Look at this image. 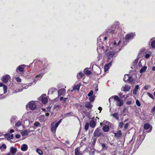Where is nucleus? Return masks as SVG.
I'll use <instances>...</instances> for the list:
<instances>
[{
  "label": "nucleus",
  "instance_id": "55",
  "mask_svg": "<svg viewBox=\"0 0 155 155\" xmlns=\"http://www.w3.org/2000/svg\"><path fill=\"white\" fill-rule=\"evenodd\" d=\"M13 134H12L10 135V137H9L8 138V140H9L10 139H13Z\"/></svg>",
  "mask_w": 155,
  "mask_h": 155
},
{
  "label": "nucleus",
  "instance_id": "24",
  "mask_svg": "<svg viewBox=\"0 0 155 155\" xmlns=\"http://www.w3.org/2000/svg\"><path fill=\"white\" fill-rule=\"evenodd\" d=\"M111 116L113 117L114 118H115L117 120H118L119 119V118L118 116V113H114L112 114L111 115Z\"/></svg>",
  "mask_w": 155,
  "mask_h": 155
},
{
  "label": "nucleus",
  "instance_id": "22",
  "mask_svg": "<svg viewBox=\"0 0 155 155\" xmlns=\"http://www.w3.org/2000/svg\"><path fill=\"white\" fill-rule=\"evenodd\" d=\"M22 125V122L20 121H18L16 122L15 125V127L16 129L19 126H21Z\"/></svg>",
  "mask_w": 155,
  "mask_h": 155
},
{
  "label": "nucleus",
  "instance_id": "4",
  "mask_svg": "<svg viewBox=\"0 0 155 155\" xmlns=\"http://www.w3.org/2000/svg\"><path fill=\"white\" fill-rule=\"evenodd\" d=\"M105 54L108 59H110L113 57L115 55V53L114 52L112 51H110L108 49H106Z\"/></svg>",
  "mask_w": 155,
  "mask_h": 155
},
{
  "label": "nucleus",
  "instance_id": "13",
  "mask_svg": "<svg viewBox=\"0 0 155 155\" xmlns=\"http://www.w3.org/2000/svg\"><path fill=\"white\" fill-rule=\"evenodd\" d=\"M66 92L65 90L64 89H61L58 91V96L63 95L65 94Z\"/></svg>",
  "mask_w": 155,
  "mask_h": 155
},
{
  "label": "nucleus",
  "instance_id": "47",
  "mask_svg": "<svg viewBox=\"0 0 155 155\" xmlns=\"http://www.w3.org/2000/svg\"><path fill=\"white\" fill-rule=\"evenodd\" d=\"M16 81L18 82H20L21 81V79L19 77H18L16 78Z\"/></svg>",
  "mask_w": 155,
  "mask_h": 155
},
{
  "label": "nucleus",
  "instance_id": "45",
  "mask_svg": "<svg viewBox=\"0 0 155 155\" xmlns=\"http://www.w3.org/2000/svg\"><path fill=\"white\" fill-rule=\"evenodd\" d=\"M136 104L137 106L138 107H140L141 105V104L140 102L138 100H137L136 101Z\"/></svg>",
  "mask_w": 155,
  "mask_h": 155
},
{
  "label": "nucleus",
  "instance_id": "62",
  "mask_svg": "<svg viewBox=\"0 0 155 155\" xmlns=\"http://www.w3.org/2000/svg\"><path fill=\"white\" fill-rule=\"evenodd\" d=\"M151 111L152 113H153L155 111V106L152 109Z\"/></svg>",
  "mask_w": 155,
  "mask_h": 155
},
{
  "label": "nucleus",
  "instance_id": "5",
  "mask_svg": "<svg viewBox=\"0 0 155 155\" xmlns=\"http://www.w3.org/2000/svg\"><path fill=\"white\" fill-rule=\"evenodd\" d=\"M93 134L94 137H99L102 134L101 129L99 128H96Z\"/></svg>",
  "mask_w": 155,
  "mask_h": 155
},
{
  "label": "nucleus",
  "instance_id": "49",
  "mask_svg": "<svg viewBox=\"0 0 155 155\" xmlns=\"http://www.w3.org/2000/svg\"><path fill=\"white\" fill-rule=\"evenodd\" d=\"M128 123H127L124 126V130H125L126 129H127V128H128Z\"/></svg>",
  "mask_w": 155,
  "mask_h": 155
},
{
  "label": "nucleus",
  "instance_id": "18",
  "mask_svg": "<svg viewBox=\"0 0 155 155\" xmlns=\"http://www.w3.org/2000/svg\"><path fill=\"white\" fill-rule=\"evenodd\" d=\"M151 45L153 48H155V38H153L150 39Z\"/></svg>",
  "mask_w": 155,
  "mask_h": 155
},
{
  "label": "nucleus",
  "instance_id": "52",
  "mask_svg": "<svg viewBox=\"0 0 155 155\" xmlns=\"http://www.w3.org/2000/svg\"><path fill=\"white\" fill-rule=\"evenodd\" d=\"M97 137H94H94L93 138V144H94L95 143L96 141V140H97Z\"/></svg>",
  "mask_w": 155,
  "mask_h": 155
},
{
  "label": "nucleus",
  "instance_id": "6",
  "mask_svg": "<svg viewBox=\"0 0 155 155\" xmlns=\"http://www.w3.org/2000/svg\"><path fill=\"white\" fill-rule=\"evenodd\" d=\"M135 35L134 33H130L127 35L124 38V40L126 41H128L130 39L132 38Z\"/></svg>",
  "mask_w": 155,
  "mask_h": 155
},
{
  "label": "nucleus",
  "instance_id": "36",
  "mask_svg": "<svg viewBox=\"0 0 155 155\" xmlns=\"http://www.w3.org/2000/svg\"><path fill=\"white\" fill-rule=\"evenodd\" d=\"M150 127V126L148 124H144V127L145 129H148V128H149Z\"/></svg>",
  "mask_w": 155,
  "mask_h": 155
},
{
  "label": "nucleus",
  "instance_id": "11",
  "mask_svg": "<svg viewBox=\"0 0 155 155\" xmlns=\"http://www.w3.org/2000/svg\"><path fill=\"white\" fill-rule=\"evenodd\" d=\"M25 67V65L24 64L19 66L17 68L16 70V71L18 72L17 71L18 70L20 72H24V67Z\"/></svg>",
  "mask_w": 155,
  "mask_h": 155
},
{
  "label": "nucleus",
  "instance_id": "28",
  "mask_svg": "<svg viewBox=\"0 0 155 155\" xmlns=\"http://www.w3.org/2000/svg\"><path fill=\"white\" fill-rule=\"evenodd\" d=\"M80 86V85L79 84L75 85L73 87V91L79 90Z\"/></svg>",
  "mask_w": 155,
  "mask_h": 155
},
{
  "label": "nucleus",
  "instance_id": "2",
  "mask_svg": "<svg viewBox=\"0 0 155 155\" xmlns=\"http://www.w3.org/2000/svg\"><path fill=\"white\" fill-rule=\"evenodd\" d=\"M114 99L116 103V105L119 107H121L123 104V101L120 99L118 96H115Z\"/></svg>",
  "mask_w": 155,
  "mask_h": 155
},
{
  "label": "nucleus",
  "instance_id": "9",
  "mask_svg": "<svg viewBox=\"0 0 155 155\" xmlns=\"http://www.w3.org/2000/svg\"><path fill=\"white\" fill-rule=\"evenodd\" d=\"M10 76L8 74L5 75L2 77V80L4 83H6L8 82V81L10 79Z\"/></svg>",
  "mask_w": 155,
  "mask_h": 155
},
{
  "label": "nucleus",
  "instance_id": "41",
  "mask_svg": "<svg viewBox=\"0 0 155 155\" xmlns=\"http://www.w3.org/2000/svg\"><path fill=\"white\" fill-rule=\"evenodd\" d=\"M89 124L88 123H87L85 125L84 128L86 130H87L89 127Z\"/></svg>",
  "mask_w": 155,
  "mask_h": 155
},
{
  "label": "nucleus",
  "instance_id": "60",
  "mask_svg": "<svg viewBox=\"0 0 155 155\" xmlns=\"http://www.w3.org/2000/svg\"><path fill=\"white\" fill-rule=\"evenodd\" d=\"M133 93L134 94H137V90L136 89H134L133 91Z\"/></svg>",
  "mask_w": 155,
  "mask_h": 155
},
{
  "label": "nucleus",
  "instance_id": "20",
  "mask_svg": "<svg viewBox=\"0 0 155 155\" xmlns=\"http://www.w3.org/2000/svg\"><path fill=\"white\" fill-rule=\"evenodd\" d=\"M43 75V74L40 73L39 75H37L35 77L36 79L34 80V82L35 83V81L39 80L41 79Z\"/></svg>",
  "mask_w": 155,
  "mask_h": 155
},
{
  "label": "nucleus",
  "instance_id": "25",
  "mask_svg": "<svg viewBox=\"0 0 155 155\" xmlns=\"http://www.w3.org/2000/svg\"><path fill=\"white\" fill-rule=\"evenodd\" d=\"M29 132L27 130H25L21 132V134L23 136H25L27 135L29 133Z\"/></svg>",
  "mask_w": 155,
  "mask_h": 155
},
{
  "label": "nucleus",
  "instance_id": "7",
  "mask_svg": "<svg viewBox=\"0 0 155 155\" xmlns=\"http://www.w3.org/2000/svg\"><path fill=\"white\" fill-rule=\"evenodd\" d=\"M111 29H108L106 30L107 32H109L111 34H113L115 31L118 29V27L116 25H113L111 28Z\"/></svg>",
  "mask_w": 155,
  "mask_h": 155
},
{
  "label": "nucleus",
  "instance_id": "29",
  "mask_svg": "<svg viewBox=\"0 0 155 155\" xmlns=\"http://www.w3.org/2000/svg\"><path fill=\"white\" fill-rule=\"evenodd\" d=\"M60 106L59 104H54V109L57 111L58 110Z\"/></svg>",
  "mask_w": 155,
  "mask_h": 155
},
{
  "label": "nucleus",
  "instance_id": "3",
  "mask_svg": "<svg viewBox=\"0 0 155 155\" xmlns=\"http://www.w3.org/2000/svg\"><path fill=\"white\" fill-rule=\"evenodd\" d=\"M36 101H31L27 105L26 107H29V108L31 110H35L37 107Z\"/></svg>",
  "mask_w": 155,
  "mask_h": 155
},
{
  "label": "nucleus",
  "instance_id": "17",
  "mask_svg": "<svg viewBox=\"0 0 155 155\" xmlns=\"http://www.w3.org/2000/svg\"><path fill=\"white\" fill-rule=\"evenodd\" d=\"M17 150L16 148L14 147H11L10 148V152L15 155L16 153Z\"/></svg>",
  "mask_w": 155,
  "mask_h": 155
},
{
  "label": "nucleus",
  "instance_id": "31",
  "mask_svg": "<svg viewBox=\"0 0 155 155\" xmlns=\"http://www.w3.org/2000/svg\"><path fill=\"white\" fill-rule=\"evenodd\" d=\"M85 106L88 108H91L92 107V105L90 103H86L85 104Z\"/></svg>",
  "mask_w": 155,
  "mask_h": 155
},
{
  "label": "nucleus",
  "instance_id": "32",
  "mask_svg": "<svg viewBox=\"0 0 155 155\" xmlns=\"http://www.w3.org/2000/svg\"><path fill=\"white\" fill-rule=\"evenodd\" d=\"M147 66H144L140 70V72L141 73H142L147 70Z\"/></svg>",
  "mask_w": 155,
  "mask_h": 155
},
{
  "label": "nucleus",
  "instance_id": "46",
  "mask_svg": "<svg viewBox=\"0 0 155 155\" xmlns=\"http://www.w3.org/2000/svg\"><path fill=\"white\" fill-rule=\"evenodd\" d=\"M93 94V91L91 90V91L89 93H88V96H92V95Z\"/></svg>",
  "mask_w": 155,
  "mask_h": 155
},
{
  "label": "nucleus",
  "instance_id": "58",
  "mask_svg": "<svg viewBox=\"0 0 155 155\" xmlns=\"http://www.w3.org/2000/svg\"><path fill=\"white\" fill-rule=\"evenodd\" d=\"M126 104L128 105H130L132 104V102L131 101H127L126 102Z\"/></svg>",
  "mask_w": 155,
  "mask_h": 155
},
{
  "label": "nucleus",
  "instance_id": "27",
  "mask_svg": "<svg viewBox=\"0 0 155 155\" xmlns=\"http://www.w3.org/2000/svg\"><path fill=\"white\" fill-rule=\"evenodd\" d=\"M121 42L120 41H119L117 43L116 42V41H114L113 42H112V45L114 46V47H115L117 46H118L120 42Z\"/></svg>",
  "mask_w": 155,
  "mask_h": 155
},
{
  "label": "nucleus",
  "instance_id": "1",
  "mask_svg": "<svg viewBox=\"0 0 155 155\" xmlns=\"http://www.w3.org/2000/svg\"><path fill=\"white\" fill-rule=\"evenodd\" d=\"M102 39H103L104 41H105L106 43V40L107 39V37H104L103 35H101L97 39V48L98 51V50L101 49V50H103L104 46L101 41Z\"/></svg>",
  "mask_w": 155,
  "mask_h": 155
},
{
  "label": "nucleus",
  "instance_id": "19",
  "mask_svg": "<svg viewBox=\"0 0 155 155\" xmlns=\"http://www.w3.org/2000/svg\"><path fill=\"white\" fill-rule=\"evenodd\" d=\"M96 123L95 121L94 120H91L90 123V125L92 128H94L96 126Z\"/></svg>",
  "mask_w": 155,
  "mask_h": 155
},
{
  "label": "nucleus",
  "instance_id": "56",
  "mask_svg": "<svg viewBox=\"0 0 155 155\" xmlns=\"http://www.w3.org/2000/svg\"><path fill=\"white\" fill-rule=\"evenodd\" d=\"M118 95H119L120 96V97L121 98H123L124 97V95H123L122 94H121V93H119L118 94Z\"/></svg>",
  "mask_w": 155,
  "mask_h": 155
},
{
  "label": "nucleus",
  "instance_id": "14",
  "mask_svg": "<svg viewBox=\"0 0 155 155\" xmlns=\"http://www.w3.org/2000/svg\"><path fill=\"white\" fill-rule=\"evenodd\" d=\"M28 149V146L26 144H23L21 145V150L23 151H26Z\"/></svg>",
  "mask_w": 155,
  "mask_h": 155
},
{
  "label": "nucleus",
  "instance_id": "34",
  "mask_svg": "<svg viewBox=\"0 0 155 155\" xmlns=\"http://www.w3.org/2000/svg\"><path fill=\"white\" fill-rule=\"evenodd\" d=\"M84 71L85 74L87 75H89L91 73V71L87 68H85Z\"/></svg>",
  "mask_w": 155,
  "mask_h": 155
},
{
  "label": "nucleus",
  "instance_id": "48",
  "mask_svg": "<svg viewBox=\"0 0 155 155\" xmlns=\"http://www.w3.org/2000/svg\"><path fill=\"white\" fill-rule=\"evenodd\" d=\"M34 125L35 126L38 127L40 125V124L38 122H36L34 123Z\"/></svg>",
  "mask_w": 155,
  "mask_h": 155
},
{
  "label": "nucleus",
  "instance_id": "16",
  "mask_svg": "<svg viewBox=\"0 0 155 155\" xmlns=\"http://www.w3.org/2000/svg\"><path fill=\"white\" fill-rule=\"evenodd\" d=\"M130 88V86L125 85L124 87L121 88V90L125 92L128 91Z\"/></svg>",
  "mask_w": 155,
  "mask_h": 155
},
{
  "label": "nucleus",
  "instance_id": "61",
  "mask_svg": "<svg viewBox=\"0 0 155 155\" xmlns=\"http://www.w3.org/2000/svg\"><path fill=\"white\" fill-rule=\"evenodd\" d=\"M51 107H48L47 108V111L50 112V109Z\"/></svg>",
  "mask_w": 155,
  "mask_h": 155
},
{
  "label": "nucleus",
  "instance_id": "21",
  "mask_svg": "<svg viewBox=\"0 0 155 155\" xmlns=\"http://www.w3.org/2000/svg\"><path fill=\"white\" fill-rule=\"evenodd\" d=\"M84 74L82 72H79L77 76L78 79H81L84 76Z\"/></svg>",
  "mask_w": 155,
  "mask_h": 155
},
{
  "label": "nucleus",
  "instance_id": "8",
  "mask_svg": "<svg viewBox=\"0 0 155 155\" xmlns=\"http://www.w3.org/2000/svg\"><path fill=\"white\" fill-rule=\"evenodd\" d=\"M123 80L125 82L127 81L129 83H130L132 81V77H129L128 74H125L124 76Z\"/></svg>",
  "mask_w": 155,
  "mask_h": 155
},
{
  "label": "nucleus",
  "instance_id": "40",
  "mask_svg": "<svg viewBox=\"0 0 155 155\" xmlns=\"http://www.w3.org/2000/svg\"><path fill=\"white\" fill-rule=\"evenodd\" d=\"M36 152L39 154V155H42L43 154L42 151L39 149H38L36 150Z\"/></svg>",
  "mask_w": 155,
  "mask_h": 155
},
{
  "label": "nucleus",
  "instance_id": "42",
  "mask_svg": "<svg viewBox=\"0 0 155 155\" xmlns=\"http://www.w3.org/2000/svg\"><path fill=\"white\" fill-rule=\"evenodd\" d=\"M6 148V146L5 144H3L2 146H0V149H1L3 148V149H5Z\"/></svg>",
  "mask_w": 155,
  "mask_h": 155
},
{
  "label": "nucleus",
  "instance_id": "33",
  "mask_svg": "<svg viewBox=\"0 0 155 155\" xmlns=\"http://www.w3.org/2000/svg\"><path fill=\"white\" fill-rule=\"evenodd\" d=\"M75 154L76 155H81V154L79 151L78 148H77L75 149Z\"/></svg>",
  "mask_w": 155,
  "mask_h": 155
},
{
  "label": "nucleus",
  "instance_id": "38",
  "mask_svg": "<svg viewBox=\"0 0 155 155\" xmlns=\"http://www.w3.org/2000/svg\"><path fill=\"white\" fill-rule=\"evenodd\" d=\"M63 101L64 103L67 104L68 103L69 100L68 97H65L64 98Z\"/></svg>",
  "mask_w": 155,
  "mask_h": 155
},
{
  "label": "nucleus",
  "instance_id": "37",
  "mask_svg": "<svg viewBox=\"0 0 155 155\" xmlns=\"http://www.w3.org/2000/svg\"><path fill=\"white\" fill-rule=\"evenodd\" d=\"M124 124V123L123 122H120L119 124H118V128H122Z\"/></svg>",
  "mask_w": 155,
  "mask_h": 155
},
{
  "label": "nucleus",
  "instance_id": "53",
  "mask_svg": "<svg viewBox=\"0 0 155 155\" xmlns=\"http://www.w3.org/2000/svg\"><path fill=\"white\" fill-rule=\"evenodd\" d=\"M102 147L104 149H106L107 147H106V145L104 143H101V144Z\"/></svg>",
  "mask_w": 155,
  "mask_h": 155
},
{
  "label": "nucleus",
  "instance_id": "63",
  "mask_svg": "<svg viewBox=\"0 0 155 155\" xmlns=\"http://www.w3.org/2000/svg\"><path fill=\"white\" fill-rule=\"evenodd\" d=\"M15 137L16 138L18 139L20 137V135L19 134H16L15 136Z\"/></svg>",
  "mask_w": 155,
  "mask_h": 155
},
{
  "label": "nucleus",
  "instance_id": "64",
  "mask_svg": "<svg viewBox=\"0 0 155 155\" xmlns=\"http://www.w3.org/2000/svg\"><path fill=\"white\" fill-rule=\"evenodd\" d=\"M107 155H115L114 153H108Z\"/></svg>",
  "mask_w": 155,
  "mask_h": 155
},
{
  "label": "nucleus",
  "instance_id": "59",
  "mask_svg": "<svg viewBox=\"0 0 155 155\" xmlns=\"http://www.w3.org/2000/svg\"><path fill=\"white\" fill-rule=\"evenodd\" d=\"M103 123L104 124L106 123V124H107L108 125H109V124L110 123L109 122L107 121H104Z\"/></svg>",
  "mask_w": 155,
  "mask_h": 155
},
{
  "label": "nucleus",
  "instance_id": "54",
  "mask_svg": "<svg viewBox=\"0 0 155 155\" xmlns=\"http://www.w3.org/2000/svg\"><path fill=\"white\" fill-rule=\"evenodd\" d=\"M61 121V120H59L57 123H55V124L56 125V127H58V126L59 125V124L60 123Z\"/></svg>",
  "mask_w": 155,
  "mask_h": 155
},
{
  "label": "nucleus",
  "instance_id": "44",
  "mask_svg": "<svg viewBox=\"0 0 155 155\" xmlns=\"http://www.w3.org/2000/svg\"><path fill=\"white\" fill-rule=\"evenodd\" d=\"M151 54H143V55H145V58H149Z\"/></svg>",
  "mask_w": 155,
  "mask_h": 155
},
{
  "label": "nucleus",
  "instance_id": "10",
  "mask_svg": "<svg viewBox=\"0 0 155 155\" xmlns=\"http://www.w3.org/2000/svg\"><path fill=\"white\" fill-rule=\"evenodd\" d=\"M58 127H56V125L55 124V122L52 123L51 124V130L54 133L56 132V129Z\"/></svg>",
  "mask_w": 155,
  "mask_h": 155
},
{
  "label": "nucleus",
  "instance_id": "51",
  "mask_svg": "<svg viewBox=\"0 0 155 155\" xmlns=\"http://www.w3.org/2000/svg\"><path fill=\"white\" fill-rule=\"evenodd\" d=\"M147 94L150 98H152L153 99H154L153 96L152 94H150V93H148Z\"/></svg>",
  "mask_w": 155,
  "mask_h": 155
},
{
  "label": "nucleus",
  "instance_id": "12",
  "mask_svg": "<svg viewBox=\"0 0 155 155\" xmlns=\"http://www.w3.org/2000/svg\"><path fill=\"white\" fill-rule=\"evenodd\" d=\"M114 136L115 137L119 138L121 137L122 133L120 130H118L117 133H114Z\"/></svg>",
  "mask_w": 155,
  "mask_h": 155
},
{
  "label": "nucleus",
  "instance_id": "30",
  "mask_svg": "<svg viewBox=\"0 0 155 155\" xmlns=\"http://www.w3.org/2000/svg\"><path fill=\"white\" fill-rule=\"evenodd\" d=\"M57 90V89L55 88H51L48 90V93L50 94H52L54 92Z\"/></svg>",
  "mask_w": 155,
  "mask_h": 155
},
{
  "label": "nucleus",
  "instance_id": "35",
  "mask_svg": "<svg viewBox=\"0 0 155 155\" xmlns=\"http://www.w3.org/2000/svg\"><path fill=\"white\" fill-rule=\"evenodd\" d=\"M152 51H150L149 49H147L145 51L143 54H152Z\"/></svg>",
  "mask_w": 155,
  "mask_h": 155
},
{
  "label": "nucleus",
  "instance_id": "43",
  "mask_svg": "<svg viewBox=\"0 0 155 155\" xmlns=\"http://www.w3.org/2000/svg\"><path fill=\"white\" fill-rule=\"evenodd\" d=\"M89 99L91 101H93L94 99V97L93 96H89Z\"/></svg>",
  "mask_w": 155,
  "mask_h": 155
},
{
  "label": "nucleus",
  "instance_id": "23",
  "mask_svg": "<svg viewBox=\"0 0 155 155\" xmlns=\"http://www.w3.org/2000/svg\"><path fill=\"white\" fill-rule=\"evenodd\" d=\"M102 130L104 132H108L109 130V127L108 126L106 125L103 127Z\"/></svg>",
  "mask_w": 155,
  "mask_h": 155
},
{
  "label": "nucleus",
  "instance_id": "39",
  "mask_svg": "<svg viewBox=\"0 0 155 155\" xmlns=\"http://www.w3.org/2000/svg\"><path fill=\"white\" fill-rule=\"evenodd\" d=\"M7 87L5 85H4V86H3V90L4 93H5L7 92Z\"/></svg>",
  "mask_w": 155,
  "mask_h": 155
},
{
  "label": "nucleus",
  "instance_id": "57",
  "mask_svg": "<svg viewBox=\"0 0 155 155\" xmlns=\"http://www.w3.org/2000/svg\"><path fill=\"white\" fill-rule=\"evenodd\" d=\"M22 89H21L20 90L19 89H16L15 91V92H21V91H22Z\"/></svg>",
  "mask_w": 155,
  "mask_h": 155
},
{
  "label": "nucleus",
  "instance_id": "50",
  "mask_svg": "<svg viewBox=\"0 0 155 155\" xmlns=\"http://www.w3.org/2000/svg\"><path fill=\"white\" fill-rule=\"evenodd\" d=\"M102 55L101 54H99L98 56L97 57V59L99 61L102 59Z\"/></svg>",
  "mask_w": 155,
  "mask_h": 155
},
{
  "label": "nucleus",
  "instance_id": "15",
  "mask_svg": "<svg viewBox=\"0 0 155 155\" xmlns=\"http://www.w3.org/2000/svg\"><path fill=\"white\" fill-rule=\"evenodd\" d=\"M112 64V62H110L106 64L104 67V71L105 72L107 71L109 69L110 67L111 66Z\"/></svg>",
  "mask_w": 155,
  "mask_h": 155
},
{
  "label": "nucleus",
  "instance_id": "26",
  "mask_svg": "<svg viewBox=\"0 0 155 155\" xmlns=\"http://www.w3.org/2000/svg\"><path fill=\"white\" fill-rule=\"evenodd\" d=\"M41 101L43 103L45 104L48 102V99L46 97H42L41 99Z\"/></svg>",
  "mask_w": 155,
  "mask_h": 155
}]
</instances>
